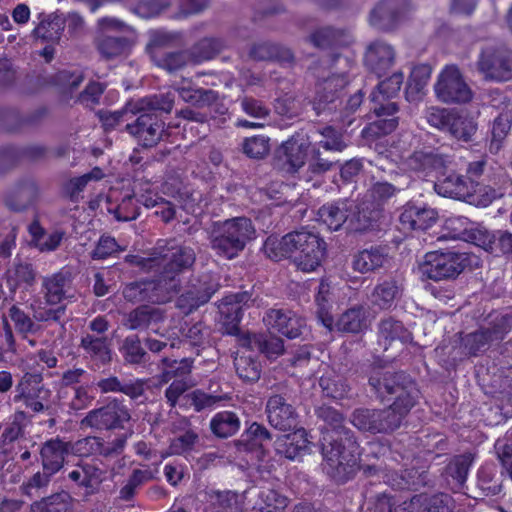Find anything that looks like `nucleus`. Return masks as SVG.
<instances>
[{
	"label": "nucleus",
	"mask_w": 512,
	"mask_h": 512,
	"mask_svg": "<svg viewBox=\"0 0 512 512\" xmlns=\"http://www.w3.org/2000/svg\"><path fill=\"white\" fill-rule=\"evenodd\" d=\"M369 385L382 400L395 395L394 402L383 409L359 408L351 415V423L360 431L388 434L398 429L417 403L420 391L412 378L403 371L392 372L374 368Z\"/></svg>",
	"instance_id": "f257e3e1"
},
{
	"label": "nucleus",
	"mask_w": 512,
	"mask_h": 512,
	"mask_svg": "<svg viewBox=\"0 0 512 512\" xmlns=\"http://www.w3.org/2000/svg\"><path fill=\"white\" fill-rule=\"evenodd\" d=\"M315 415L330 427L321 442L324 470L334 481L345 483L359 468V444L353 431L343 425L342 413L334 407L321 405Z\"/></svg>",
	"instance_id": "f03ea898"
},
{
	"label": "nucleus",
	"mask_w": 512,
	"mask_h": 512,
	"mask_svg": "<svg viewBox=\"0 0 512 512\" xmlns=\"http://www.w3.org/2000/svg\"><path fill=\"white\" fill-rule=\"evenodd\" d=\"M354 66L353 58L334 54L321 59L310 67L316 80V93L312 107L317 115L336 108L334 103L339 98L341 91L350 83V73Z\"/></svg>",
	"instance_id": "7ed1b4c3"
},
{
	"label": "nucleus",
	"mask_w": 512,
	"mask_h": 512,
	"mask_svg": "<svg viewBox=\"0 0 512 512\" xmlns=\"http://www.w3.org/2000/svg\"><path fill=\"white\" fill-rule=\"evenodd\" d=\"M157 275L175 295L180 291L181 275L196 260L193 248L178 244L175 240H159L156 246Z\"/></svg>",
	"instance_id": "20e7f679"
},
{
	"label": "nucleus",
	"mask_w": 512,
	"mask_h": 512,
	"mask_svg": "<svg viewBox=\"0 0 512 512\" xmlns=\"http://www.w3.org/2000/svg\"><path fill=\"white\" fill-rule=\"evenodd\" d=\"M255 236V228L247 217L215 222L210 236L212 250L220 257L233 259Z\"/></svg>",
	"instance_id": "39448f33"
},
{
	"label": "nucleus",
	"mask_w": 512,
	"mask_h": 512,
	"mask_svg": "<svg viewBox=\"0 0 512 512\" xmlns=\"http://www.w3.org/2000/svg\"><path fill=\"white\" fill-rule=\"evenodd\" d=\"M296 400L297 391L293 385L281 382L271 387L265 408L269 424L280 431L295 429L298 425Z\"/></svg>",
	"instance_id": "423d86ee"
},
{
	"label": "nucleus",
	"mask_w": 512,
	"mask_h": 512,
	"mask_svg": "<svg viewBox=\"0 0 512 512\" xmlns=\"http://www.w3.org/2000/svg\"><path fill=\"white\" fill-rule=\"evenodd\" d=\"M469 265L467 253L456 251H431L425 254L418 271L422 278L433 281L456 279Z\"/></svg>",
	"instance_id": "0eeeda50"
},
{
	"label": "nucleus",
	"mask_w": 512,
	"mask_h": 512,
	"mask_svg": "<svg viewBox=\"0 0 512 512\" xmlns=\"http://www.w3.org/2000/svg\"><path fill=\"white\" fill-rule=\"evenodd\" d=\"M293 263L298 270L312 272L320 266L326 251V243L316 233L301 229L288 233Z\"/></svg>",
	"instance_id": "6e6552de"
},
{
	"label": "nucleus",
	"mask_w": 512,
	"mask_h": 512,
	"mask_svg": "<svg viewBox=\"0 0 512 512\" xmlns=\"http://www.w3.org/2000/svg\"><path fill=\"white\" fill-rule=\"evenodd\" d=\"M476 68L485 80L508 81L512 79V51L503 44L485 42L481 45Z\"/></svg>",
	"instance_id": "1a4fd4ad"
},
{
	"label": "nucleus",
	"mask_w": 512,
	"mask_h": 512,
	"mask_svg": "<svg viewBox=\"0 0 512 512\" xmlns=\"http://www.w3.org/2000/svg\"><path fill=\"white\" fill-rule=\"evenodd\" d=\"M131 418V411L124 399L113 397L103 406L90 410L80 425L95 431L125 430Z\"/></svg>",
	"instance_id": "9d476101"
},
{
	"label": "nucleus",
	"mask_w": 512,
	"mask_h": 512,
	"mask_svg": "<svg viewBox=\"0 0 512 512\" xmlns=\"http://www.w3.org/2000/svg\"><path fill=\"white\" fill-rule=\"evenodd\" d=\"M52 391L43 383L40 373H25L15 385V393L11 401L23 406L33 413L52 414L50 398Z\"/></svg>",
	"instance_id": "9b49d317"
},
{
	"label": "nucleus",
	"mask_w": 512,
	"mask_h": 512,
	"mask_svg": "<svg viewBox=\"0 0 512 512\" xmlns=\"http://www.w3.org/2000/svg\"><path fill=\"white\" fill-rule=\"evenodd\" d=\"M511 321L508 314L490 315L486 325L462 337L461 343L467 354L477 356L487 350L491 343L503 340L511 330Z\"/></svg>",
	"instance_id": "f8f14e48"
},
{
	"label": "nucleus",
	"mask_w": 512,
	"mask_h": 512,
	"mask_svg": "<svg viewBox=\"0 0 512 512\" xmlns=\"http://www.w3.org/2000/svg\"><path fill=\"white\" fill-rule=\"evenodd\" d=\"M434 91L439 101L447 104H463L471 101L473 92L466 83L458 66L446 65L437 77Z\"/></svg>",
	"instance_id": "ddd939ff"
},
{
	"label": "nucleus",
	"mask_w": 512,
	"mask_h": 512,
	"mask_svg": "<svg viewBox=\"0 0 512 512\" xmlns=\"http://www.w3.org/2000/svg\"><path fill=\"white\" fill-rule=\"evenodd\" d=\"M411 0H381L369 14V24L377 30L391 32L400 27L413 10Z\"/></svg>",
	"instance_id": "4468645a"
},
{
	"label": "nucleus",
	"mask_w": 512,
	"mask_h": 512,
	"mask_svg": "<svg viewBox=\"0 0 512 512\" xmlns=\"http://www.w3.org/2000/svg\"><path fill=\"white\" fill-rule=\"evenodd\" d=\"M122 433L112 440L106 441L100 436H86L71 443L69 442L70 453L77 457L101 456L104 458H113L121 455L127 445L128 438L132 435Z\"/></svg>",
	"instance_id": "2eb2a0df"
},
{
	"label": "nucleus",
	"mask_w": 512,
	"mask_h": 512,
	"mask_svg": "<svg viewBox=\"0 0 512 512\" xmlns=\"http://www.w3.org/2000/svg\"><path fill=\"white\" fill-rule=\"evenodd\" d=\"M173 296L174 294L158 275L153 279L130 282L123 288V297L132 303L162 304L170 301Z\"/></svg>",
	"instance_id": "dca6fc26"
},
{
	"label": "nucleus",
	"mask_w": 512,
	"mask_h": 512,
	"mask_svg": "<svg viewBox=\"0 0 512 512\" xmlns=\"http://www.w3.org/2000/svg\"><path fill=\"white\" fill-rule=\"evenodd\" d=\"M131 110V115H137L136 119L126 124V131L134 136L142 146L152 147L162 138L164 132V122L157 113L142 110L137 112L135 105Z\"/></svg>",
	"instance_id": "f3484780"
},
{
	"label": "nucleus",
	"mask_w": 512,
	"mask_h": 512,
	"mask_svg": "<svg viewBox=\"0 0 512 512\" xmlns=\"http://www.w3.org/2000/svg\"><path fill=\"white\" fill-rule=\"evenodd\" d=\"M41 292L49 305H65V302H72L75 298V290L70 269L63 267L55 273L44 276Z\"/></svg>",
	"instance_id": "a211bd4d"
},
{
	"label": "nucleus",
	"mask_w": 512,
	"mask_h": 512,
	"mask_svg": "<svg viewBox=\"0 0 512 512\" xmlns=\"http://www.w3.org/2000/svg\"><path fill=\"white\" fill-rule=\"evenodd\" d=\"M446 150L448 148L444 146L416 150L406 159V166L409 170L423 176L440 171L452 162V155Z\"/></svg>",
	"instance_id": "6ab92c4d"
},
{
	"label": "nucleus",
	"mask_w": 512,
	"mask_h": 512,
	"mask_svg": "<svg viewBox=\"0 0 512 512\" xmlns=\"http://www.w3.org/2000/svg\"><path fill=\"white\" fill-rule=\"evenodd\" d=\"M438 219L434 208L417 202L406 203L399 215V229L403 232L424 231L432 227Z\"/></svg>",
	"instance_id": "aec40b11"
},
{
	"label": "nucleus",
	"mask_w": 512,
	"mask_h": 512,
	"mask_svg": "<svg viewBox=\"0 0 512 512\" xmlns=\"http://www.w3.org/2000/svg\"><path fill=\"white\" fill-rule=\"evenodd\" d=\"M263 322L269 330L277 331L289 339L299 337L306 326L302 317L288 309L267 310Z\"/></svg>",
	"instance_id": "412c9836"
},
{
	"label": "nucleus",
	"mask_w": 512,
	"mask_h": 512,
	"mask_svg": "<svg viewBox=\"0 0 512 512\" xmlns=\"http://www.w3.org/2000/svg\"><path fill=\"white\" fill-rule=\"evenodd\" d=\"M311 146L309 137L303 132L293 134L278 150L279 158L289 173L298 172L304 166Z\"/></svg>",
	"instance_id": "4be33fe9"
},
{
	"label": "nucleus",
	"mask_w": 512,
	"mask_h": 512,
	"mask_svg": "<svg viewBox=\"0 0 512 512\" xmlns=\"http://www.w3.org/2000/svg\"><path fill=\"white\" fill-rule=\"evenodd\" d=\"M404 285L397 277L381 279L368 295V303L374 310H390L402 298Z\"/></svg>",
	"instance_id": "5701e85b"
},
{
	"label": "nucleus",
	"mask_w": 512,
	"mask_h": 512,
	"mask_svg": "<svg viewBox=\"0 0 512 512\" xmlns=\"http://www.w3.org/2000/svg\"><path fill=\"white\" fill-rule=\"evenodd\" d=\"M79 349L82 357L93 369L107 365L112 360L111 343L107 336L81 334Z\"/></svg>",
	"instance_id": "b1692460"
},
{
	"label": "nucleus",
	"mask_w": 512,
	"mask_h": 512,
	"mask_svg": "<svg viewBox=\"0 0 512 512\" xmlns=\"http://www.w3.org/2000/svg\"><path fill=\"white\" fill-rule=\"evenodd\" d=\"M39 195L40 189L36 181L31 177H25L6 191L4 201L10 210L20 212L30 207Z\"/></svg>",
	"instance_id": "393cba45"
},
{
	"label": "nucleus",
	"mask_w": 512,
	"mask_h": 512,
	"mask_svg": "<svg viewBox=\"0 0 512 512\" xmlns=\"http://www.w3.org/2000/svg\"><path fill=\"white\" fill-rule=\"evenodd\" d=\"M395 56L392 45L383 40H375L366 48L364 64L367 69L381 77L393 66Z\"/></svg>",
	"instance_id": "a878e982"
},
{
	"label": "nucleus",
	"mask_w": 512,
	"mask_h": 512,
	"mask_svg": "<svg viewBox=\"0 0 512 512\" xmlns=\"http://www.w3.org/2000/svg\"><path fill=\"white\" fill-rule=\"evenodd\" d=\"M69 454V442L55 437L41 444L39 461L44 470L57 474L64 467L65 459Z\"/></svg>",
	"instance_id": "bb28decb"
},
{
	"label": "nucleus",
	"mask_w": 512,
	"mask_h": 512,
	"mask_svg": "<svg viewBox=\"0 0 512 512\" xmlns=\"http://www.w3.org/2000/svg\"><path fill=\"white\" fill-rule=\"evenodd\" d=\"M371 110L376 119L370 123L368 130L376 137L392 133L399 124V118L396 116L398 105L393 101L372 102Z\"/></svg>",
	"instance_id": "cd10ccee"
},
{
	"label": "nucleus",
	"mask_w": 512,
	"mask_h": 512,
	"mask_svg": "<svg viewBox=\"0 0 512 512\" xmlns=\"http://www.w3.org/2000/svg\"><path fill=\"white\" fill-rule=\"evenodd\" d=\"M382 216V209L379 205L370 204L369 199H362L360 203L354 202L351 209L348 232H364L374 227Z\"/></svg>",
	"instance_id": "c85d7f7f"
},
{
	"label": "nucleus",
	"mask_w": 512,
	"mask_h": 512,
	"mask_svg": "<svg viewBox=\"0 0 512 512\" xmlns=\"http://www.w3.org/2000/svg\"><path fill=\"white\" fill-rule=\"evenodd\" d=\"M353 207L354 200L339 199L323 205L318 214L331 231H337L343 227L348 232L349 216Z\"/></svg>",
	"instance_id": "c756f323"
},
{
	"label": "nucleus",
	"mask_w": 512,
	"mask_h": 512,
	"mask_svg": "<svg viewBox=\"0 0 512 512\" xmlns=\"http://www.w3.org/2000/svg\"><path fill=\"white\" fill-rule=\"evenodd\" d=\"M246 493L254 496L253 509L259 512H284L288 506V498L269 487L251 488Z\"/></svg>",
	"instance_id": "7c9ffc66"
},
{
	"label": "nucleus",
	"mask_w": 512,
	"mask_h": 512,
	"mask_svg": "<svg viewBox=\"0 0 512 512\" xmlns=\"http://www.w3.org/2000/svg\"><path fill=\"white\" fill-rule=\"evenodd\" d=\"M434 188L439 195L455 199H465L475 192L473 180H468L467 177L456 173L439 179L434 184Z\"/></svg>",
	"instance_id": "2f4dec72"
},
{
	"label": "nucleus",
	"mask_w": 512,
	"mask_h": 512,
	"mask_svg": "<svg viewBox=\"0 0 512 512\" xmlns=\"http://www.w3.org/2000/svg\"><path fill=\"white\" fill-rule=\"evenodd\" d=\"M311 444L307 438L306 430L300 428L279 439L277 449L287 459L296 460L310 453Z\"/></svg>",
	"instance_id": "473e14b6"
},
{
	"label": "nucleus",
	"mask_w": 512,
	"mask_h": 512,
	"mask_svg": "<svg viewBox=\"0 0 512 512\" xmlns=\"http://www.w3.org/2000/svg\"><path fill=\"white\" fill-rule=\"evenodd\" d=\"M309 40L315 47L327 49L347 47L353 43L354 38L350 30L324 27L312 33Z\"/></svg>",
	"instance_id": "72a5a7b5"
},
{
	"label": "nucleus",
	"mask_w": 512,
	"mask_h": 512,
	"mask_svg": "<svg viewBox=\"0 0 512 512\" xmlns=\"http://www.w3.org/2000/svg\"><path fill=\"white\" fill-rule=\"evenodd\" d=\"M473 463L470 453L455 456L445 467L443 477L453 491L462 489Z\"/></svg>",
	"instance_id": "f704fd0d"
},
{
	"label": "nucleus",
	"mask_w": 512,
	"mask_h": 512,
	"mask_svg": "<svg viewBox=\"0 0 512 512\" xmlns=\"http://www.w3.org/2000/svg\"><path fill=\"white\" fill-rule=\"evenodd\" d=\"M383 478L388 485L398 490H418L420 487L430 485L429 473L417 469L385 474Z\"/></svg>",
	"instance_id": "c9c22d12"
},
{
	"label": "nucleus",
	"mask_w": 512,
	"mask_h": 512,
	"mask_svg": "<svg viewBox=\"0 0 512 512\" xmlns=\"http://www.w3.org/2000/svg\"><path fill=\"white\" fill-rule=\"evenodd\" d=\"M408 507L416 508V512H454V500L446 493H421L409 500Z\"/></svg>",
	"instance_id": "e433bc0d"
},
{
	"label": "nucleus",
	"mask_w": 512,
	"mask_h": 512,
	"mask_svg": "<svg viewBox=\"0 0 512 512\" xmlns=\"http://www.w3.org/2000/svg\"><path fill=\"white\" fill-rule=\"evenodd\" d=\"M163 320L160 309L141 305L126 314L123 325L128 330L145 331Z\"/></svg>",
	"instance_id": "4c0bfd02"
},
{
	"label": "nucleus",
	"mask_w": 512,
	"mask_h": 512,
	"mask_svg": "<svg viewBox=\"0 0 512 512\" xmlns=\"http://www.w3.org/2000/svg\"><path fill=\"white\" fill-rule=\"evenodd\" d=\"M36 277V271L29 262H23L16 257L10 267L5 272V280L11 292L18 288H27L33 285Z\"/></svg>",
	"instance_id": "58836bf2"
},
{
	"label": "nucleus",
	"mask_w": 512,
	"mask_h": 512,
	"mask_svg": "<svg viewBox=\"0 0 512 512\" xmlns=\"http://www.w3.org/2000/svg\"><path fill=\"white\" fill-rule=\"evenodd\" d=\"M67 478L80 487H84L87 493H94L103 480V471L94 464L78 463L70 471Z\"/></svg>",
	"instance_id": "ea45409f"
},
{
	"label": "nucleus",
	"mask_w": 512,
	"mask_h": 512,
	"mask_svg": "<svg viewBox=\"0 0 512 512\" xmlns=\"http://www.w3.org/2000/svg\"><path fill=\"white\" fill-rule=\"evenodd\" d=\"M412 340L410 331L404 327L401 321L392 317L381 320L378 326V343L387 350L395 341L407 343Z\"/></svg>",
	"instance_id": "a19ab883"
},
{
	"label": "nucleus",
	"mask_w": 512,
	"mask_h": 512,
	"mask_svg": "<svg viewBox=\"0 0 512 512\" xmlns=\"http://www.w3.org/2000/svg\"><path fill=\"white\" fill-rule=\"evenodd\" d=\"M212 434L219 439L236 435L241 428V419L237 412L223 410L215 413L209 422Z\"/></svg>",
	"instance_id": "79ce46f5"
},
{
	"label": "nucleus",
	"mask_w": 512,
	"mask_h": 512,
	"mask_svg": "<svg viewBox=\"0 0 512 512\" xmlns=\"http://www.w3.org/2000/svg\"><path fill=\"white\" fill-rule=\"evenodd\" d=\"M249 57L256 61L275 60L280 63H291L294 59L290 49L271 42L254 44L249 51Z\"/></svg>",
	"instance_id": "37998d69"
},
{
	"label": "nucleus",
	"mask_w": 512,
	"mask_h": 512,
	"mask_svg": "<svg viewBox=\"0 0 512 512\" xmlns=\"http://www.w3.org/2000/svg\"><path fill=\"white\" fill-rule=\"evenodd\" d=\"M189 81L183 79L174 85L179 97L195 107L202 108L211 105L217 99V92L211 89L193 88Z\"/></svg>",
	"instance_id": "c03bdc74"
},
{
	"label": "nucleus",
	"mask_w": 512,
	"mask_h": 512,
	"mask_svg": "<svg viewBox=\"0 0 512 512\" xmlns=\"http://www.w3.org/2000/svg\"><path fill=\"white\" fill-rule=\"evenodd\" d=\"M204 512H233L238 507V494L231 490L209 489L205 491Z\"/></svg>",
	"instance_id": "a18cd8bd"
},
{
	"label": "nucleus",
	"mask_w": 512,
	"mask_h": 512,
	"mask_svg": "<svg viewBox=\"0 0 512 512\" xmlns=\"http://www.w3.org/2000/svg\"><path fill=\"white\" fill-rule=\"evenodd\" d=\"M386 261V254L380 247H370L353 256L352 268L361 274L374 272Z\"/></svg>",
	"instance_id": "49530a36"
},
{
	"label": "nucleus",
	"mask_w": 512,
	"mask_h": 512,
	"mask_svg": "<svg viewBox=\"0 0 512 512\" xmlns=\"http://www.w3.org/2000/svg\"><path fill=\"white\" fill-rule=\"evenodd\" d=\"M445 229L447 230V234L443 237L471 242L480 239V231L475 227V223L464 216L450 217L446 221Z\"/></svg>",
	"instance_id": "de8ad7c7"
},
{
	"label": "nucleus",
	"mask_w": 512,
	"mask_h": 512,
	"mask_svg": "<svg viewBox=\"0 0 512 512\" xmlns=\"http://www.w3.org/2000/svg\"><path fill=\"white\" fill-rule=\"evenodd\" d=\"M39 22L32 31L36 39L47 42H57L64 30V21L56 15L39 14Z\"/></svg>",
	"instance_id": "09e8293b"
},
{
	"label": "nucleus",
	"mask_w": 512,
	"mask_h": 512,
	"mask_svg": "<svg viewBox=\"0 0 512 512\" xmlns=\"http://www.w3.org/2000/svg\"><path fill=\"white\" fill-rule=\"evenodd\" d=\"M73 498L66 491L53 493L42 497L30 505L31 512H69L72 509Z\"/></svg>",
	"instance_id": "8fccbe9b"
},
{
	"label": "nucleus",
	"mask_w": 512,
	"mask_h": 512,
	"mask_svg": "<svg viewBox=\"0 0 512 512\" xmlns=\"http://www.w3.org/2000/svg\"><path fill=\"white\" fill-rule=\"evenodd\" d=\"M218 282L210 275H202L198 280V285H194L186 293V297L191 301L190 309L198 308L207 303L218 290Z\"/></svg>",
	"instance_id": "3c124183"
},
{
	"label": "nucleus",
	"mask_w": 512,
	"mask_h": 512,
	"mask_svg": "<svg viewBox=\"0 0 512 512\" xmlns=\"http://www.w3.org/2000/svg\"><path fill=\"white\" fill-rule=\"evenodd\" d=\"M46 114L45 109H38L23 117L17 110H4L0 113V123L8 131H18L26 125H34Z\"/></svg>",
	"instance_id": "603ef678"
},
{
	"label": "nucleus",
	"mask_w": 512,
	"mask_h": 512,
	"mask_svg": "<svg viewBox=\"0 0 512 512\" xmlns=\"http://www.w3.org/2000/svg\"><path fill=\"white\" fill-rule=\"evenodd\" d=\"M323 396L333 400H341L348 396L350 387L343 376L335 373H326L319 379Z\"/></svg>",
	"instance_id": "864d4df0"
},
{
	"label": "nucleus",
	"mask_w": 512,
	"mask_h": 512,
	"mask_svg": "<svg viewBox=\"0 0 512 512\" xmlns=\"http://www.w3.org/2000/svg\"><path fill=\"white\" fill-rule=\"evenodd\" d=\"M128 46V41L124 37L109 36L104 33L96 39V47L105 60H112L124 54Z\"/></svg>",
	"instance_id": "5fc2aeb1"
},
{
	"label": "nucleus",
	"mask_w": 512,
	"mask_h": 512,
	"mask_svg": "<svg viewBox=\"0 0 512 512\" xmlns=\"http://www.w3.org/2000/svg\"><path fill=\"white\" fill-rule=\"evenodd\" d=\"M251 344L268 359H275L284 353V342L271 333L253 335Z\"/></svg>",
	"instance_id": "6e6d98bb"
},
{
	"label": "nucleus",
	"mask_w": 512,
	"mask_h": 512,
	"mask_svg": "<svg viewBox=\"0 0 512 512\" xmlns=\"http://www.w3.org/2000/svg\"><path fill=\"white\" fill-rule=\"evenodd\" d=\"M126 363L131 365H142L149 361V355L141 345L137 335L127 336L119 349Z\"/></svg>",
	"instance_id": "4d7b16f0"
},
{
	"label": "nucleus",
	"mask_w": 512,
	"mask_h": 512,
	"mask_svg": "<svg viewBox=\"0 0 512 512\" xmlns=\"http://www.w3.org/2000/svg\"><path fill=\"white\" fill-rule=\"evenodd\" d=\"M363 307H353L344 312L337 321L340 331L359 333L367 328V319Z\"/></svg>",
	"instance_id": "13d9d810"
},
{
	"label": "nucleus",
	"mask_w": 512,
	"mask_h": 512,
	"mask_svg": "<svg viewBox=\"0 0 512 512\" xmlns=\"http://www.w3.org/2000/svg\"><path fill=\"white\" fill-rule=\"evenodd\" d=\"M150 58L157 67L169 73L180 70L188 62V56L183 51L168 52L154 50Z\"/></svg>",
	"instance_id": "bf43d9fd"
},
{
	"label": "nucleus",
	"mask_w": 512,
	"mask_h": 512,
	"mask_svg": "<svg viewBox=\"0 0 512 512\" xmlns=\"http://www.w3.org/2000/svg\"><path fill=\"white\" fill-rule=\"evenodd\" d=\"M477 125L476 123L469 117L460 114L455 110L453 114V119H451L447 133H449L453 138L463 141L469 142L472 140L473 135L476 133Z\"/></svg>",
	"instance_id": "052dcab7"
},
{
	"label": "nucleus",
	"mask_w": 512,
	"mask_h": 512,
	"mask_svg": "<svg viewBox=\"0 0 512 512\" xmlns=\"http://www.w3.org/2000/svg\"><path fill=\"white\" fill-rule=\"evenodd\" d=\"M404 75L401 72H396L389 78L381 81L377 85V90L371 92V102H384L387 103L391 98L396 96L403 84Z\"/></svg>",
	"instance_id": "680f3d73"
},
{
	"label": "nucleus",
	"mask_w": 512,
	"mask_h": 512,
	"mask_svg": "<svg viewBox=\"0 0 512 512\" xmlns=\"http://www.w3.org/2000/svg\"><path fill=\"white\" fill-rule=\"evenodd\" d=\"M174 105V95L171 92L155 94L145 97L135 103V110L156 113L157 111L169 113Z\"/></svg>",
	"instance_id": "e2e57ef3"
},
{
	"label": "nucleus",
	"mask_w": 512,
	"mask_h": 512,
	"mask_svg": "<svg viewBox=\"0 0 512 512\" xmlns=\"http://www.w3.org/2000/svg\"><path fill=\"white\" fill-rule=\"evenodd\" d=\"M219 310L225 332L229 335H237L243 317L242 306L223 300Z\"/></svg>",
	"instance_id": "0e129e2a"
},
{
	"label": "nucleus",
	"mask_w": 512,
	"mask_h": 512,
	"mask_svg": "<svg viewBox=\"0 0 512 512\" xmlns=\"http://www.w3.org/2000/svg\"><path fill=\"white\" fill-rule=\"evenodd\" d=\"M236 373L245 382L254 383L261 375L260 363L250 355H238L234 359Z\"/></svg>",
	"instance_id": "69168bd1"
},
{
	"label": "nucleus",
	"mask_w": 512,
	"mask_h": 512,
	"mask_svg": "<svg viewBox=\"0 0 512 512\" xmlns=\"http://www.w3.org/2000/svg\"><path fill=\"white\" fill-rule=\"evenodd\" d=\"M477 486L485 495H497L501 491V483L493 465H483L477 473Z\"/></svg>",
	"instance_id": "338daca9"
},
{
	"label": "nucleus",
	"mask_w": 512,
	"mask_h": 512,
	"mask_svg": "<svg viewBox=\"0 0 512 512\" xmlns=\"http://www.w3.org/2000/svg\"><path fill=\"white\" fill-rule=\"evenodd\" d=\"M511 129V118L508 114H500L492 125V137L489 143V151L497 154L503 146V141Z\"/></svg>",
	"instance_id": "774afa93"
}]
</instances>
